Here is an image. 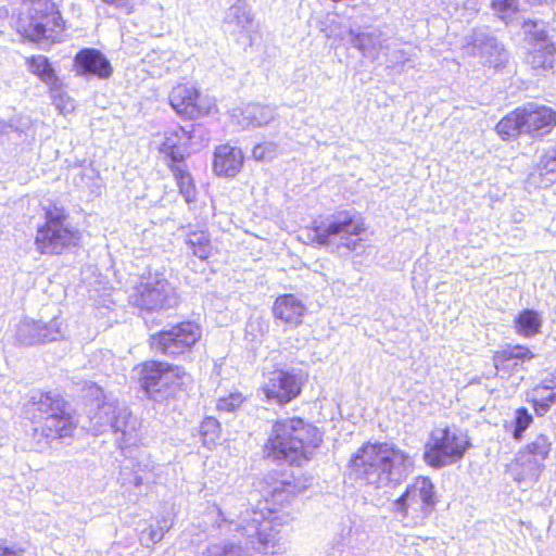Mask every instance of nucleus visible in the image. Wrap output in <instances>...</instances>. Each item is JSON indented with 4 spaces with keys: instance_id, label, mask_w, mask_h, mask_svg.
Instances as JSON below:
<instances>
[{
    "instance_id": "nucleus-1",
    "label": "nucleus",
    "mask_w": 556,
    "mask_h": 556,
    "mask_svg": "<svg viewBox=\"0 0 556 556\" xmlns=\"http://www.w3.org/2000/svg\"><path fill=\"white\" fill-rule=\"evenodd\" d=\"M413 457L393 443L366 441L350 457V475L364 485L380 489L394 480L405 477L413 469Z\"/></svg>"
},
{
    "instance_id": "nucleus-2",
    "label": "nucleus",
    "mask_w": 556,
    "mask_h": 556,
    "mask_svg": "<svg viewBox=\"0 0 556 556\" xmlns=\"http://www.w3.org/2000/svg\"><path fill=\"white\" fill-rule=\"evenodd\" d=\"M321 443V431L303 417L278 418L271 424L263 454L266 458L300 467L313 459Z\"/></svg>"
},
{
    "instance_id": "nucleus-3",
    "label": "nucleus",
    "mask_w": 556,
    "mask_h": 556,
    "mask_svg": "<svg viewBox=\"0 0 556 556\" xmlns=\"http://www.w3.org/2000/svg\"><path fill=\"white\" fill-rule=\"evenodd\" d=\"M367 226L364 217L351 210L334 211L329 215H319L299 230L298 238L305 244L324 248L340 240V247L350 253L363 255L368 248Z\"/></svg>"
},
{
    "instance_id": "nucleus-4",
    "label": "nucleus",
    "mask_w": 556,
    "mask_h": 556,
    "mask_svg": "<svg viewBox=\"0 0 556 556\" xmlns=\"http://www.w3.org/2000/svg\"><path fill=\"white\" fill-rule=\"evenodd\" d=\"M26 7L15 21L16 33L30 42L58 43L63 40L66 22L53 0H24Z\"/></svg>"
},
{
    "instance_id": "nucleus-5",
    "label": "nucleus",
    "mask_w": 556,
    "mask_h": 556,
    "mask_svg": "<svg viewBox=\"0 0 556 556\" xmlns=\"http://www.w3.org/2000/svg\"><path fill=\"white\" fill-rule=\"evenodd\" d=\"M556 129V109L547 104L528 102L505 114L495 125V132L504 140L525 135L536 140Z\"/></svg>"
},
{
    "instance_id": "nucleus-6",
    "label": "nucleus",
    "mask_w": 556,
    "mask_h": 556,
    "mask_svg": "<svg viewBox=\"0 0 556 556\" xmlns=\"http://www.w3.org/2000/svg\"><path fill=\"white\" fill-rule=\"evenodd\" d=\"M43 222L36 228L35 250L40 255H62L80 242V231L67 224L68 213L56 201L41 206Z\"/></svg>"
},
{
    "instance_id": "nucleus-7",
    "label": "nucleus",
    "mask_w": 556,
    "mask_h": 556,
    "mask_svg": "<svg viewBox=\"0 0 556 556\" xmlns=\"http://www.w3.org/2000/svg\"><path fill=\"white\" fill-rule=\"evenodd\" d=\"M30 404L35 409L31 422L36 434L54 440L73 437L77 422L63 396L43 391L33 396Z\"/></svg>"
},
{
    "instance_id": "nucleus-8",
    "label": "nucleus",
    "mask_w": 556,
    "mask_h": 556,
    "mask_svg": "<svg viewBox=\"0 0 556 556\" xmlns=\"http://www.w3.org/2000/svg\"><path fill=\"white\" fill-rule=\"evenodd\" d=\"M471 447L467 431L456 426H444L430 432L422 459L429 467L441 469L460 462Z\"/></svg>"
},
{
    "instance_id": "nucleus-9",
    "label": "nucleus",
    "mask_w": 556,
    "mask_h": 556,
    "mask_svg": "<svg viewBox=\"0 0 556 556\" xmlns=\"http://www.w3.org/2000/svg\"><path fill=\"white\" fill-rule=\"evenodd\" d=\"M439 503L435 485L427 476H417L393 502L392 511L416 526L429 518Z\"/></svg>"
},
{
    "instance_id": "nucleus-10",
    "label": "nucleus",
    "mask_w": 556,
    "mask_h": 556,
    "mask_svg": "<svg viewBox=\"0 0 556 556\" xmlns=\"http://www.w3.org/2000/svg\"><path fill=\"white\" fill-rule=\"evenodd\" d=\"M202 329L192 320H181L167 329L149 336V348L161 355L179 357L189 353L200 342Z\"/></svg>"
},
{
    "instance_id": "nucleus-11",
    "label": "nucleus",
    "mask_w": 556,
    "mask_h": 556,
    "mask_svg": "<svg viewBox=\"0 0 556 556\" xmlns=\"http://www.w3.org/2000/svg\"><path fill=\"white\" fill-rule=\"evenodd\" d=\"M141 390L152 397L163 391L182 390L188 376L184 367L160 359H148L135 367Z\"/></svg>"
},
{
    "instance_id": "nucleus-12",
    "label": "nucleus",
    "mask_w": 556,
    "mask_h": 556,
    "mask_svg": "<svg viewBox=\"0 0 556 556\" xmlns=\"http://www.w3.org/2000/svg\"><path fill=\"white\" fill-rule=\"evenodd\" d=\"M308 381V374L302 369L275 368L265 376L260 391L266 403L283 407L296 400Z\"/></svg>"
},
{
    "instance_id": "nucleus-13",
    "label": "nucleus",
    "mask_w": 556,
    "mask_h": 556,
    "mask_svg": "<svg viewBox=\"0 0 556 556\" xmlns=\"http://www.w3.org/2000/svg\"><path fill=\"white\" fill-rule=\"evenodd\" d=\"M168 104L184 121H193L217 112L215 99L203 96L191 80L176 83L168 92Z\"/></svg>"
},
{
    "instance_id": "nucleus-14",
    "label": "nucleus",
    "mask_w": 556,
    "mask_h": 556,
    "mask_svg": "<svg viewBox=\"0 0 556 556\" xmlns=\"http://www.w3.org/2000/svg\"><path fill=\"white\" fill-rule=\"evenodd\" d=\"M553 450L551 437L544 432L536 433L531 440L525 443L517 452L510 469L515 480H536L543 469L544 463L549 458Z\"/></svg>"
},
{
    "instance_id": "nucleus-15",
    "label": "nucleus",
    "mask_w": 556,
    "mask_h": 556,
    "mask_svg": "<svg viewBox=\"0 0 556 556\" xmlns=\"http://www.w3.org/2000/svg\"><path fill=\"white\" fill-rule=\"evenodd\" d=\"M269 513H271L269 510ZM244 529H254L253 546L262 554H277L281 549L282 535L280 527L283 522L270 514L265 515L262 511L252 510L244 520Z\"/></svg>"
},
{
    "instance_id": "nucleus-16",
    "label": "nucleus",
    "mask_w": 556,
    "mask_h": 556,
    "mask_svg": "<svg viewBox=\"0 0 556 556\" xmlns=\"http://www.w3.org/2000/svg\"><path fill=\"white\" fill-rule=\"evenodd\" d=\"M535 353L525 344H506L492 354V364L501 378H511L523 369V365L532 362Z\"/></svg>"
},
{
    "instance_id": "nucleus-17",
    "label": "nucleus",
    "mask_w": 556,
    "mask_h": 556,
    "mask_svg": "<svg viewBox=\"0 0 556 556\" xmlns=\"http://www.w3.org/2000/svg\"><path fill=\"white\" fill-rule=\"evenodd\" d=\"M168 283L165 279L149 277L138 282L131 294L134 306L146 311H160L167 306Z\"/></svg>"
},
{
    "instance_id": "nucleus-18",
    "label": "nucleus",
    "mask_w": 556,
    "mask_h": 556,
    "mask_svg": "<svg viewBox=\"0 0 556 556\" xmlns=\"http://www.w3.org/2000/svg\"><path fill=\"white\" fill-rule=\"evenodd\" d=\"M307 313L303 301L293 293H282L275 298L271 314L276 321L285 329L296 328L302 325Z\"/></svg>"
},
{
    "instance_id": "nucleus-19",
    "label": "nucleus",
    "mask_w": 556,
    "mask_h": 556,
    "mask_svg": "<svg viewBox=\"0 0 556 556\" xmlns=\"http://www.w3.org/2000/svg\"><path fill=\"white\" fill-rule=\"evenodd\" d=\"M244 161L240 148L229 143L218 144L213 151L212 169L215 176L231 179L242 170Z\"/></svg>"
},
{
    "instance_id": "nucleus-20",
    "label": "nucleus",
    "mask_w": 556,
    "mask_h": 556,
    "mask_svg": "<svg viewBox=\"0 0 556 556\" xmlns=\"http://www.w3.org/2000/svg\"><path fill=\"white\" fill-rule=\"evenodd\" d=\"M190 135L182 127L166 131L157 150L164 156L167 168L186 163Z\"/></svg>"
},
{
    "instance_id": "nucleus-21",
    "label": "nucleus",
    "mask_w": 556,
    "mask_h": 556,
    "mask_svg": "<svg viewBox=\"0 0 556 556\" xmlns=\"http://www.w3.org/2000/svg\"><path fill=\"white\" fill-rule=\"evenodd\" d=\"M74 66L79 75L94 76L100 79H108L113 73L110 61L94 48L79 50L74 58Z\"/></svg>"
},
{
    "instance_id": "nucleus-22",
    "label": "nucleus",
    "mask_w": 556,
    "mask_h": 556,
    "mask_svg": "<svg viewBox=\"0 0 556 556\" xmlns=\"http://www.w3.org/2000/svg\"><path fill=\"white\" fill-rule=\"evenodd\" d=\"M527 401L538 417L545 416L556 404V374L534 386Z\"/></svg>"
},
{
    "instance_id": "nucleus-23",
    "label": "nucleus",
    "mask_w": 556,
    "mask_h": 556,
    "mask_svg": "<svg viewBox=\"0 0 556 556\" xmlns=\"http://www.w3.org/2000/svg\"><path fill=\"white\" fill-rule=\"evenodd\" d=\"M555 56V43H545L540 47H532L527 52V63L530 70L538 75L554 74Z\"/></svg>"
},
{
    "instance_id": "nucleus-24",
    "label": "nucleus",
    "mask_w": 556,
    "mask_h": 556,
    "mask_svg": "<svg viewBox=\"0 0 556 556\" xmlns=\"http://www.w3.org/2000/svg\"><path fill=\"white\" fill-rule=\"evenodd\" d=\"M25 65L31 75L37 77L48 87L51 85L53 86V84L60 80L49 58L43 54H33L25 58Z\"/></svg>"
},
{
    "instance_id": "nucleus-25",
    "label": "nucleus",
    "mask_w": 556,
    "mask_h": 556,
    "mask_svg": "<svg viewBox=\"0 0 556 556\" xmlns=\"http://www.w3.org/2000/svg\"><path fill=\"white\" fill-rule=\"evenodd\" d=\"M178 188V192L184 197L187 203H193L197 200L195 180L187 165L182 163L168 168Z\"/></svg>"
},
{
    "instance_id": "nucleus-26",
    "label": "nucleus",
    "mask_w": 556,
    "mask_h": 556,
    "mask_svg": "<svg viewBox=\"0 0 556 556\" xmlns=\"http://www.w3.org/2000/svg\"><path fill=\"white\" fill-rule=\"evenodd\" d=\"M514 328L522 338H533L541 332L542 318L539 312L526 308L518 313L514 319Z\"/></svg>"
},
{
    "instance_id": "nucleus-27",
    "label": "nucleus",
    "mask_w": 556,
    "mask_h": 556,
    "mask_svg": "<svg viewBox=\"0 0 556 556\" xmlns=\"http://www.w3.org/2000/svg\"><path fill=\"white\" fill-rule=\"evenodd\" d=\"M186 245L192 254L201 261H206L212 255L213 247L210 236L204 230L189 231L185 239Z\"/></svg>"
},
{
    "instance_id": "nucleus-28",
    "label": "nucleus",
    "mask_w": 556,
    "mask_h": 556,
    "mask_svg": "<svg viewBox=\"0 0 556 556\" xmlns=\"http://www.w3.org/2000/svg\"><path fill=\"white\" fill-rule=\"evenodd\" d=\"M199 433L203 445L211 448L217 445L222 437V425L217 418L205 416L200 422Z\"/></svg>"
},
{
    "instance_id": "nucleus-29",
    "label": "nucleus",
    "mask_w": 556,
    "mask_h": 556,
    "mask_svg": "<svg viewBox=\"0 0 556 556\" xmlns=\"http://www.w3.org/2000/svg\"><path fill=\"white\" fill-rule=\"evenodd\" d=\"M534 419L527 407H518L514 412L511 437L516 441L523 439L525 432L531 427Z\"/></svg>"
},
{
    "instance_id": "nucleus-30",
    "label": "nucleus",
    "mask_w": 556,
    "mask_h": 556,
    "mask_svg": "<svg viewBox=\"0 0 556 556\" xmlns=\"http://www.w3.org/2000/svg\"><path fill=\"white\" fill-rule=\"evenodd\" d=\"M49 93L53 105L61 114H67L74 111V104L71 97L63 90L61 80H58L53 86H49Z\"/></svg>"
},
{
    "instance_id": "nucleus-31",
    "label": "nucleus",
    "mask_w": 556,
    "mask_h": 556,
    "mask_svg": "<svg viewBox=\"0 0 556 556\" xmlns=\"http://www.w3.org/2000/svg\"><path fill=\"white\" fill-rule=\"evenodd\" d=\"M245 401V397L240 392H233L229 393L225 396L219 397L216 401V410L219 414H230L238 412L243 403Z\"/></svg>"
},
{
    "instance_id": "nucleus-32",
    "label": "nucleus",
    "mask_w": 556,
    "mask_h": 556,
    "mask_svg": "<svg viewBox=\"0 0 556 556\" xmlns=\"http://www.w3.org/2000/svg\"><path fill=\"white\" fill-rule=\"evenodd\" d=\"M540 169L542 175H556V153L554 155H543L540 160Z\"/></svg>"
},
{
    "instance_id": "nucleus-33",
    "label": "nucleus",
    "mask_w": 556,
    "mask_h": 556,
    "mask_svg": "<svg viewBox=\"0 0 556 556\" xmlns=\"http://www.w3.org/2000/svg\"><path fill=\"white\" fill-rule=\"evenodd\" d=\"M104 4L112 7L116 10H121L126 14H131L135 10V5L131 0H101Z\"/></svg>"
},
{
    "instance_id": "nucleus-34",
    "label": "nucleus",
    "mask_w": 556,
    "mask_h": 556,
    "mask_svg": "<svg viewBox=\"0 0 556 556\" xmlns=\"http://www.w3.org/2000/svg\"><path fill=\"white\" fill-rule=\"evenodd\" d=\"M1 556H24L25 548L20 545H5L0 543Z\"/></svg>"
},
{
    "instance_id": "nucleus-35",
    "label": "nucleus",
    "mask_w": 556,
    "mask_h": 556,
    "mask_svg": "<svg viewBox=\"0 0 556 556\" xmlns=\"http://www.w3.org/2000/svg\"><path fill=\"white\" fill-rule=\"evenodd\" d=\"M531 43L533 47H540L545 43H554V42L549 39L548 34L545 30H538V31L532 33Z\"/></svg>"
},
{
    "instance_id": "nucleus-36",
    "label": "nucleus",
    "mask_w": 556,
    "mask_h": 556,
    "mask_svg": "<svg viewBox=\"0 0 556 556\" xmlns=\"http://www.w3.org/2000/svg\"><path fill=\"white\" fill-rule=\"evenodd\" d=\"M515 0H492V8L501 13L514 8Z\"/></svg>"
},
{
    "instance_id": "nucleus-37",
    "label": "nucleus",
    "mask_w": 556,
    "mask_h": 556,
    "mask_svg": "<svg viewBox=\"0 0 556 556\" xmlns=\"http://www.w3.org/2000/svg\"><path fill=\"white\" fill-rule=\"evenodd\" d=\"M208 556H236L230 551H227L225 548H219L217 551L210 552Z\"/></svg>"
},
{
    "instance_id": "nucleus-38",
    "label": "nucleus",
    "mask_w": 556,
    "mask_h": 556,
    "mask_svg": "<svg viewBox=\"0 0 556 556\" xmlns=\"http://www.w3.org/2000/svg\"><path fill=\"white\" fill-rule=\"evenodd\" d=\"M536 26H538V23L534 20H526L522 23L523 28H535Z\"/></svg>"
}]
</instances>
